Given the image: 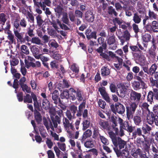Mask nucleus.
<instances>
[{
  "mask_svg": "<svg viewBox=\"0 0 158 158\" xmlns=\"http://www.w3.org/2000/svg\"><path fill=\"white\" fill-rule=\"evenodd\" d=\"M85 18L88 21L92 22L94 20V16L91 11H87L85 13Z\"/></svg>",
  "mask_w": 158,
  "mask_h": 158,
  "instance_id": "obj_10",
  "label": "nucleus"
},
{
  "mask_svg": "<svg viewBox=\"0 0 158 158\" xmlns=\"http://www.w3.org/2000/svg\"><path fill=\"white\" fill-rule=\"evenodd\" d=\"M149 105L146 103H143L142 104L141 106V108L143 110V114H144L145 112L144 110H145L146 114L148 113L147 110H149L148 109V106Z\"/></svg>",
  "mask_w": 158,
  "mask_h": 158,
  "instance_id": "obj_39",
  "label": "nucleus"
},
{
  "mask_svg": "<svg viewBox=\"0 0 158 158\" xmlns=\"http://www.w3.org/2000/svg\"><path fill=\"white\" fill-rule=\"evenodd\" d=\"M100 125L103 128H106L108 126V123L106 121L100 119L99 121Z\"/></svg>",
  "mask_w": 158,
  "mask_h": 158,
  "instance_id": "obj_32",
  "label": "nucleus"
},
{
  "mask_svg": "<svg viewBox=\"0 0 158 158\" xmlns=\"http://www.w3.org/2000/svg\"><path fill=\"white\" fill-rule=\"evenodd\" d=\"M46 143L49 148H51L53 146V143L51 140L47 138L46 141Z\"/></svg>",
  "mask_w": 158,
  "mask_h": 158,
  "instance_id": "obj_55",
  "label": "nucleus"
},
{
  "mask_svg": "<svg viewBox=\"0 0 158 158\" xmlns=\"http://www.w3.org/2000/svg\"><path fill=\"white\" fill-rule=\"evenodd\" d=\"M70 69L74 73H77L79 70V67L75 64H73L70 67Z\"/></svg>",
  "mask_w": 158,
  "mask_h": 158,
  "instance_id": "obj_28",
  "label": "nucleus"
},
{
  "mask_svg": "<svg viewBox=\"0 0 158 158\" xmlns=\"http://www.w3.org/2000/svg\"><path fill=\"white\" fill-rule=\"evenodd\" d=\"M148 112L147 117V122L150 125L154 123L156 126H158V116L156 115H155L152 112H151L149 110H147Z\"/></svg>",
  "mask_w": 158,
  "mask_h": 158,
  "instance_id": "obj_2",
  "label": "nucleus"
},
{
  "mask_svg": "<svg viewBox=\"0 0 158 158\" xmlns=\"http://www.w3.org/2000/svg\"><path fill=\"white\" fill-rule=\"evenodd\" d=\"M122 32L120 31H118V34L116 32V34L118 36V39L120 40V42H121V44L122 45H123L124 43L125 40V39L124 40V38L123 37V36H121L120 35L121 34Z\"/></svg>",
  "mask_w": 158,
  "mask_h": 158,
  "instance_id": "obj_31",
  "label": "nucleus"
},
{
  "mask_svg": "<svg viewBox=\"0 0 158 158\" xmlns=\"http://www.w3.org/2000/svg\"><path fill=\"white\" fill-rule=\"evenodd\" d=\"M98 105L102 108L104 109L106 105V103L104 101L99 100L98 102Z\"/></svg>",
  "mask_w": 158,
  "mask_h": 158,
  "instance_id": "obj_53",
  "label": "nucleus"
},
{
  "mask_svg": "<svg viewBox=\"0 0 158 158\" xmlns=\"http://www.w3.org/2000/svg\"><path fill=\"white\" fill-rule=\"evenodd\" d=\"M44 125L46 127L47 130H48L50 128L52 129L53 128L51 122L50 121L48 122L46 119H44Z\"/></svg>",
  "mask_w": 158,
  "mask_h": 158,
  "instance_id": "obj_30",
  "label": "nucleus"
},
{
  "mask_svg": "<svg viewBox=\"0 0 158 158\" xmlns=\"http://www.w3.org/2000/svg\"><path fill=\"white\" fill-rule=\"evenodd\" d=\"M101 74L102 76H104L109 75L110 73L109 69L105 67H103L101 70Z\"/></svg>",
  "mask_w": 158,
  "mask_h": 158,
  "instance_id": "obj_13",
  "label": "nucleus"
},
{
  "mask_svg": "<svg viewBox=\"0 0 158 158\" xmlns=\"http://www.w3.org/2000/svg\"><path fill=\"white\" fill-rule=\"evenodd\" d=\"M144 29L147 31H152V27L151 25L147 24L145 25V26L144 27Z\"/></svg>",
  "mask_w": 158,
  "mask_h": 158,
  "instance_id": "obj_63",
  "label": "nucleus"
},
{
  "mask_svg": "<svg viewBox=\"0 0 158 158\" xmlns=\"http://www.w3.org/2000/svg\"><path fill=\"white\" fill-rule=\"evenodd\" d=\"M19 24L22 27H25L27 26V22L24 19H23L20 21Z\"/></svg>",
  "mask_w": 158,
  "mask_h": 158,
  "instance_id": "obj_58",
  "label": "nucleus"
},
{
  "mask_svg": "<svg viewBox=\"0 0 158 158\" xmlns=\"http://www.w3.org/2000/svg\"><path fill=\"white\" fill-rule=\"evenodd\" d=\"M31 50L33 53L34 54H37L39 52V50L36 46H32L31 48Z\"/></svg>",
  "mask_w": 158,
  "mask_h": 158,
  "instance_id": "obj_42",
  "label": "nucleus"
},
{
  "mask_svg": "<svg viewBox=\"0 0 158 158\" xmlns=\"http://www.w3.org/2000/svg\"><path fill=\"white\" fill-rule=\"evenodd\" d=\"M83 130H85L88 128L90 125L89 121L87 119L84 120L83 122Z\"/></svg>",
  "mask_w": 158,
  "mask_h": 158,
  "instance_id": "obj_36",
  "label": "nucleus"
},
{
  "mask_svg": "<svg viewBox=\"0 0 158 158\" xmlns=\"http://www.w3.org/2000/svg\"><path fill=\"white\" fill-rule=\"evenodd\" d=\"M134 120L135 123L137 125H138L141 121L140 117L138 116H135Z\"/></svg>",
  "mask_w": 158,
  "mask_h": 158,
  "instance_id": "obj_46",
  "label": "nucleus"
},
{
  "mask_svg": "<svg viewBox=\"0 0 158 158\" xmlns=\"http://www.w3.org/2000/svg\"><path fill=\"white\" fill-rule=\"evenodd\" d=\"M151 25L152 31L154 32H158V23L156 21H153L152 22Z\"/></svg>",
  "mask_w": 158,
  "mask_h": 158,
  "instance_id": "obj_19",
  "label": "nucleus"
},
{
  "mask_svg": "<svg viewBox=\"0 0 158 158\" xmlns=\"http://www.w3.org/2000/svg\"><path fill=\"white\" fill-rule=\"evenodd\" d=\"M157 68V66L155 64H152L149 70V73L152 74L156 71Z\"/></svg>",
  "mask_w": 158,
  "mask_h": 158,
  "instance_id": "obj_33",
  "label": "nucleus"
},
{
  "mask_svg": "<svg viewBox=\"0 0 158 158\" xmlns=\"http://www.w3.org/2000/svg\"><path fill=\"white\" fill-rule=\"evenodd\" d=\"M31 96L34 101V105L35 108L37 110H39L40 106L39 104L37 102L36 96L33 93H31Z\"/></svg>",
  "mask_w": 158,
  "mask_h": 158,
  "instance_id": "obj_11",
  "label": "nucleus"
},
{
  "mask_svg": "<svg viewBox=\"0 0 158 158\" xmlns=\"http://www.w3.org/2000/svg\"><path fill=\"white\" fill-rule=\"evenodd\" d=\"M148 16L151 20L156 19L157 18V15L150 10H148Z\"/></svg>",
  "mask_w": 158,
  "mask_h": 158,
  "instance_id": "obj_18",
  "label": "nucleus"
},
{
  "mask_svg": "<svg viewBox=\"0 0 158 158\" xmlns=\"http://www.w3.org/2000/svg\"><path fill=\"white\" fill-rule=\"evenodd\" d=\"M51 2L49 0H44L43 2H40L39 3L40 6L42 8L43 10H45V8L46 7L45 5L47 6H49L51 4Z\"/></svg>",
  "mask_w": 158,
  "mask_h": 158,
  "instance_id": "obj_17",
  "label": "nucleus"
},
{
  "mask_svg": "<svg viewBox=\"0 0 158 158\" xmlns=\"http://www.w3.org/2000/svg\"><path fill=\"white\" fill-rule=\"evenodd\" d=\"M70 109L73 113V115H74L77 110V107L74 105H72L70 106Z\"/></svg>",
  "mask_w": 158,
  "mask_h": 158,
  "instance_id": "obj_61",
  "label": "nucleus"
},
{
  "mask_svg": "<svg viewBox=\"0 0 158 158\" xmlns=\"http://www.w3.org/2000/svg\"><path fill=\"white\" fill-rule=\"evenodd\" d=\"M21 86L24 91L25 92L26 91L27 93H30L31 91L30 88L26 85H21Z\"/></svg>",
  "mask_w": 158,
  "mask_h": 158,
  "instance_id": "obj_47",
  "label": "nucleus"
},
{
  "mask_svg": "<svg viewBox=\"0 0 158 158\" xmlns=\"http://www.w3.org/2000/svg\"><path fill=\"white\" fill-rule=\"evenodd\" d=\"M58 93L57 90H55L52 94V98L54 101H57L58 98Z\"/></svg>",
  "mask_w": 158,
  "mask_h": 158,
  "instance_id": "obj_43",
  "label": "nucleus"
},
{
  "mask_svg": "<svg viewBox=\"0 0 158 158\" xmlns=\"http://www.w3.org/2000/svg\"><path fill=\"white\" fill-rule=\"evenodd\" d=\"M56 22L59 25L61 29H64L66 30H67L68 29V27L65 25L64 24H61L60 22V21L59 19H57L56 20Z\"/></svg>",
  "mask_w": 158,
  "mask_h": 158,
  "instance_id": "obj_52",
  "label": "nucleus"
},
{
  "mask_svg": "<svg viewBox=\"0 0 158 158\" xmlns=\"http://www.w3.org/2000/svg\"><path fill=\"white\" fill-rule=\"evenodd\" d=\"M37 25L40 26L43 23V21L41 19V17L40 15H38L36 17Z\"/></svg>",
  "mask_w": 158,
  "mask_h": 158,
  "instance_id": "obj_44",
  "label": "nucleus"
},
{
  "mask_svg": "<svg viewBox=\"0 0 158 158\" xmlns=\"http://www.w3.org/2000/svg\"><path fill=\"white\" fill-rule=\"evenodd\" d=\"M31 96L34 101V105L35 108L37 110H39L40 106L39 104L37 102L36 96L33 93H31Z\"/></svg>",
  "mask_w": 158,
  "mask_h": 158,
  "instance_id": "obj_12",
  "label": "nucleus"
},
{
  "mask_svg": "<svg viewBox=\"0 0 158 158\" xmlns=\"http://www.w3.org/2000/svg\"><path fill=\"white\" fill-rule=\"evenodd\" d=\"M142 130L144 133H146L147 132V131H150L151 130V127L147 124H144L142 127Z\"/></svg>",
  "mask_w": 158,
  "mask_h": 158,
  "instance_id": "obj_54",
  "label": "nucleus"
},
{
  "mask_svg": "<svg viewBox=\"0 0 158 158\" xmlns=\"http://www.w3.org/2000/svg\"><path fill=\"white\" fill-rule=\"evenodd\" d=\"M50 104L49 101L46 99H44L43 100L42 107L45 109H48L49 108Z\"/></svg>",
  "mask_w": 158,
  "mask_h": 158,
  "instance_id": "obj_23",
  "label": "nucleus"
},
{
  "mask_svg": "<svg viewBox=\"0 0 158 158\" xmlns=\"http://www.w3.org/2000/svg\"><path fill=\"white\" fill-rule=\"evenodd\" d=\"M21 50L22 52L25 54L26 55H28L29 54V49L25 45H23L21 46Z\"/></svg>",
  "mask_w": 158,
  "mask_h": 158,
  "instance_id": "obj_26",
  "label": "nucleus"
},
{
  "mask_svg": "<svg viewBox=\"0 0 158 158\" xmlns=\"http://www.w3.org/2000/svg\"><path fill=\"white\" fill-rule=\"evenodd\" d=\"M122 128L127 131H128L130 132H131L133 131L132 127L131 126H129L127 122L124 125V126H122Z\"/></svg>",
  "mask_w": 158,
  "mask_h": 158,
  "instance_id": "obj_34",
  "label": "nucleus"
},
{
  "mask_svg": "<svg viewBox=\"0 0 158 158\" xmlns=\"http://www.w3.org/2000/svg\"><path fill=\"white\" fill-rule=\"evenodd\" d=\"M108 12L109 14H114L115 16L117 15V13L113 9V7L112 6H110L108 7Z\"/></svg>",
  "mask_w": 158,
  "mask_h": 158,
  "instance_id": "obj_45",
  "label": "nucleus"
},
{
  "mask_svg": "<svg viewBox=\"0 0 158 158\" xmlns=\"http://www.w3.org/2000/svg\"><path fill=\"white\" fill-rule=\"evenodd\" d=\"M129 86L130 84L128 83H125L119 85L117 90L118 95L122 97H124Z\"/></svg>",
  "mask_w": 158,
  "mask_h": 158,
  "instance_id": "obj_3",
  "label": "nucleus"
},
{
  "mask_svg": "<svg viewBox=\"0 0 158 158\" xmlns=\"http://www.w3.org/2000/svg\"><path fill=\"white\" fill-rule=\"evenodd\" d=\"M116 111L119 114L123 113L125 111L124 107L121 104L117 103L115 105Z\"/></svg>",
  "mask_w": 158,
  "mask_h": 158,
  "instance_id": "obj_9",
  "label": "nucleus"
},
{
  "mask_svg": "<svg viewBox=\"0 0 158 158\" xmlns=\"http://www.w3.org/2000/svg\"><path fill=\"white\" fill-rule=\"evenodd\" d=\"M123 36L126 41L129 40L131 36L130 33L127 31H125Z\"/></svg>",
  "mask_w": 158,
  "mask_h": 158,
  "instance_id": "obj_48",
  "label": "nucleus"
},
{
  "mask_svg": "<svg viewBox=\"0 0 158 158\" xmlns=\"http://www.w3.org/2000/svg\"><path fill=\"white\" fill-rule=\"evenodd\" d=\"M139 61L140 64L141 66H144L147 64V62L145 60V58L143 56H141L139 57Z\"/></svg>",
  "mask_w": 158,
  "mask_h": 158,
  "instance_id": "obj_40",
  "label": "nucleus"
},
{
  "mask_svg": "<svg viewBox=\"0 0 158 158\" xmlns=\"http://www.w3.org/2000/svg\"><path fill=\"white\" fill-rule=\"evenodd\" d=\"M34 114L35 119L38 123H40L41 120L42 118L40 113L37 110L34 111Z\"/></svg>",
  "mask_w": 158,
  "mask_h": 158,
  "instance_id": "obj_22",
  "label": "nucleus"
},
{
  "mask_svg": "<svg viewBox=\"0 0 158 158\" xmlns=\"http://www.w3.org/2000/svg\"><path fill=\"white\" fill-rule=\"evenodd\" d=\"M153 94L152 92H149L148 95V100L151 103L153 100Z\"/></svg>",
  "mask_w": 158,
  "mask_h": 158,
  "instance_id": "obj_50",
  "label": "nucleus"
},
{
  "mask_svg": "<svg viewBox=\"0 0 158 158\" xmlns=\"http://www.w3.org/2000/svg\"><path fill=\"white\" fill-rule=\"evenodd\" d=\"M132 86L134 89L137 90L140 88V83L137 81H134L132 83Z\"/></svg>",
  "mask_w": 158,
  "mask_h": 158,
  "instance_id": "obj_27",
  "label": "nucleus"
},
{
  "mask_svg": "<svg viewBox=\"0 0 158 158\" xmlns=\"http://www.w3.org/2000/svg\"><path fill=\"white\" fill-rule=\"evenodd\" d=\"M69 98L73 101H74L77 99L78 101L82 100L83 98L81 95V92L79 90L76 91L73 88H70L68 90Z\"/></svg>",
  "mask_w": 158,
  "mask_h": 158,
  "instance_id": "obj_1",
  "label": "nucleus"
},
{
  "mask_svg": "<svg viewBox=\"0 0 158 158\" xmlns=\"http://www.w3.org/2000/svg\"><path fill=\"white\" fill-rule=\"evenodd\" d=\"M68 90L64 91L60 94V97L62 99H68L69 98Z\"/></svg>",
  "mask_w": 158,
  "mask_h": 158,
  "instance_id": "obj_29",
  "label": "nucleus"
},
{
  "mask_svg": "<svg viewBox=\"0 0 158 158\" xmlns=\"http://www.w3.org/2000/svg\"><path fill=\"white\" fill-rule=\"evenodd\" d=\"M113 149L118 156H122L127 157L129 154V152L127 150H123L122 152H121L118 148H114Z\"/></svg>",
  "mask_w": 158,
  "mask_h": 158,
  "instance_id": "obj_8",
  "label": "nucleus"
},
{
  "mask_svg": "<svg viewBox=\"0 0 158 158\" xmlns=\"http://www.w3.org/2000/svg\"><path fill=\"white\" fill-rule=\"evenodd\" d=\"M60 86L62 88H64L65 87H67L68 86V83L65 80H63V81H61L60 83Z\"/></svg>",
  "mask_w": 158,
  "mask_h": 158,
  "instance_id": "obj_56",
  "label": "nucleus"
},
{
  "mask_svg": "<svg viewBox=\"0 0 158 158\" xmlns=\"http://www.w3.org/2000/svg\"><path fill=\"white\" fill-rule=\"evenodd\" d=\"M118 147L120 149L123 148L126 144V142L122 140L120 138H118Z\"/></svg>",
  "mask_w": 158,
  "mask_h": 158,
  "instance_id": "obj_20",
  "label": "nucleus"
},
{
  "mask_svg": "<svg viewBox=\"0 0 158 158\" xmlns=\"http://www.w3.org/2000/svg\"><path fill=\"white\" fill-rule=\"evenodd\" d=\"M63 124L65 130L68 133V136L70 138H72L73 137V133L69 130V127L72 129H73V127L72 124L69 123V121L66 118H64L63 119Z\"/></svg>",
  "mask_w": 158,
  "mask_h": 158,
  "instance_id": "obj_5",
  "label": "nucleus"
},
{
  "mask_svg": "<svg viewBox=\"0 0 158 158\" xmlns=\"http://www.w3.org/2000/svg\"><path fill=\"white\" fill-rule=\"evenodd\" d=\"M92 132L89 129L87 130L83 134L82 136V139H86L89 137L91 135Z\"/></svg>",
  "mask_w": 158,
  "mask_h": 158,
  "instance_id": "obj_24",
  "label": "nucleus"
},
{
  "mask_svg": "<svg viewBox=\"0 0 158 158\" xmlns=\"http://www.w3.org/2000/svg\"><path fill=\"white\" fill-rule=\"evenodd\" d=\"M48 44L49 46H51V47H54L55 48L58 47L57 43L55 40H51L49 41Z\"/></svg>",
  "mask_w": 158,
  "mask_h": 158,
  "instance_id": "obj_37",
  "label": "nucleus"
},
{
  "mask_svg": "<svg viewBox=\"0 0 158 158\" xmlns=\"http://www.w3.org/2000/svg\"><path fill=\"white\" fill-rule=\"evenodd\" d=\"M31 42L32 43L37 44H41V40L38 37H34L32 38Z\"/></svg>",
  "mask_w": 158,
  "mask_h": 158,
  "instance_id": "obj_38",
  "label": "nucleus"
},
{
  "mask_svg": "<svg viewBox=\"0 0 158 158\" xmlns=\"http://www.w3.org/2000/svg\"><path fill=\"white\" fill-rule=\"evenodd\" d=\"M34 59L32 58L29 56H27L25 59V62L26 67L28 68L30 66H34V64L31 61H33Z\"/></svg>",
  "mask_w": 158,
  "mask_h": 158,
  "instance_id": "obj_7",
  "label": "nucleus"
},
{
  "mask_svg": "<svg viewBox=\"0 0 158 158\" xmlns=\"http://www.w3.org/2000/svg\"><path fill=\"white\" fill-rule=\"evenodd\" d=\"M84 146L87 148H90L94 146V141L93 140H88L84 143Z\"/></svg>",
  "mask_w": 158,
  "mask_h": 158,
  "instance_id": "obj_25",
  "label": "nucleus"
},
{
  "mask_svg": "<svg viewBox=\"0 0 158 158\" xmlns=\"http://www.w3.org/2000/svg\"><path fill=\"white\" fill-rule=\"evenodd\" d=\"M115 42V37L114 35L109 36L107 39V43L109 45L114 44Z\"/></svg>",
  "mask_w": 158,
  "mask_h": 158,
  "instance_id": "obj_16",
  "label": "nucleus"
},
{
  "mask_svg": "<svg viewBox=\"0 0 158 158\" xmlns=\"http://www.w3.org/2000/svg\"><path fill=\"white\" fill-rule=\"evenodd\" d=\"M141 96L140 94L132 91L130 94L131 100L132 101L137 103L140 100Z\"/></svg>",
  "mask_w": 158,
  "mask_h": 158,
  "instance_id": "obj_6",
  "label": "nucleus"
},
{
  "mask_svg": "<svg viewBox=\"0 0 158 158\" xmlns=\"http://www.w3.org/2000/svg\"><path fill=\"white\" fill-rule=\"evenodd\" d=\"M55 11L58 13V15L60 16L61 14L62 8L60 6H58L55 9Z\"/></svg>",
  "mask_w": 158,
  "mask_h": 158,
  "instance_id": "obj_59",
  "label": "nucleus"
},
{
  "mask_svg": "<svg viewBox=\"0 0 158 158\" xmlns=\"http://www.w3.org/2000/svg\"><path fill=\"white\" fill-rule=\"evenodd\" d=\"M24 102L31 103L32 102L31 97L29 94H27L24 98Z\"/></svg>",
  "mask_w": 158,
  "mask_h": 158,
  "instance_id": "obj_41",
  "label": "nucleus"
},
{
  "mask_svg": "<svg viewBox=\"0 0 158 158\" xmlns=\"http://www.w3.org/2000/svg\"><path fill=\"white\" fill-rule=\"evenodd\" d=\"M142 15H138L137 13H135L134 15L133 20L135 23H139L141 21V18Z\"/></svg>",
  "mask_w": 158,
  "mask_h": 158,
  "instance_id": "obj_15",
  "label": "nucleus"
},
{
  "mask_svg": "<svg viewBox=\"0 0 158 158\" xmlns=\"http://www.w3.org/2000/svg\"><path fill=\"white\" fill-rule=\"evenodd\" d=\"M6 33L8 34L7 37L8 39L9 40V42L11 44L13 43L15 41V39L14 38V35L9 30H7Z\"/></svg>",
  "mask_w": 158,
  "mask_h": 158,
  "instance_id": "obj_14",
  "label": "nucleus"
},
{
  "mask_svg": "<svg viewBox=\"0 0 158 158\" xmlns=\"http://www.w3.org/2000/svg\"><path fill=\"white\" fill-rule=\"evenodd\" d=\"M47 154L48 158H54L55 155L53 152L51 150H48L47 152Z\"/></svg>",
  "mask_w": 158,
  "mask_h": 158,
  "instance_id": "obj_60",
  "label": "nucleus"
},
{
  "mask_svg": "<svg viewBox=\"0 0 158 158\" xmlns=\"http://www.w3.org/2000/svg\"><path fill=\"white\" fill-rule=\"evenodd\" d=\"M138 103L134 102L131 103L129 107H127V115L129 118L132 117L133 115L137 106Z\"/></svg>",
  "mask_w": 158,
  "mask_h": 158,
  "instance_id": "obj_4",
  "label": "nucleus"
},
{
  "mask_svg": "<svg viewBox=\"0 0 158 158\" xmlns=\"http://www.w3.org/2000/svg\"><path fill=\"white\" fill-rule=\"evenodd\" d=\"M58 63L55 60L52 62L50 63V65L52 68L57 69L58 68Z\"/></svg>",
  "mask_w": 158,
  "mask_h": 158,
  "instance_id": "obj_57",
  "label": "nucleus"
},
{
  "mask_svg": "<svg viewBox=\"0 0 158 158\" xmlns=\"http://www.w3.org/2000/svg\"><path fill=\"white\" fill-rule=\"evenodd\" d=\"M100 139L101 142L103 144L105 145H107L109 144V141L104 136L100 135Z\"/></svg>",
  "mask_w": 158,
  "mask_h": 158,
  "instance_id": "obj_35",
  "label": "nucleus"
},
{
  "mask_svg": "<svg viewBox=\"0 0 158 158\" xmlns=\"http://www.w3.org/2000/svg\"><path fill=\"white\" fill-rule=\"evenodd\" d=\"M58 147L62 151H65L66 150V146L64 143H57Z\"/></svg>",
  "mask_w": 158,
  "mask_h": 158,
  "instance_id": "obj_51",
  "label": "nucleus"
},
{
  "mask_svg": "<svg viewBox=\"0 0 158 158\" xmlns=\"http://www.w3.org/2000/svg\"><path fill=\"white\" fill-rule=\"evenodd\" d=\"M62 21L65 23L67 24L68 22V19L67 17V15L66 13H64L62 18Z\"/></svg>",
  "mask_w": 158,
  "mask_h": 158,
  "instance_id": "obj_62",
  "label": "nucleus"
},
{
  "mask_svg": "<svg viewBox=\"0 0 158 158\" xmlns=\"http://www.w3.org/2000/svg\"><path fill=\"white\" fill-rule=\"evenodd\" d=\"M14 33L15 36L17 38L20 40H21L23 38V36L20 33H19L17 31L15 30H14Z\"/></svg>",
  "mask_w": 158,
  "mask_h": 158,
  "instance_id": "obj_49",
  "label": "nucleus"
},
{
  "mask_svg": "<svg viewBox=\"0 0 158 158\" xmlns=\"http://www.w3.org/2000/svg\"><path fill=\"white\" fill-rule=\"evenodd\" d=\"M151 38V35L148 34H144L142 36V39L143 41L145 42H148Z\"/></svg>",
  "mask_w": 158,
  "mask_h": 158,
  "instance_id": "obj_21",
  "label": "nucleus"
},
{
  "mask_svg": "<svg viewBox=\"0 0 158 158\" xmlns=\"http://www.w3.org/2000/svg\"><path fill=\"white\" fill-rule=\"evenodd\" d=\"M133 29L135 33H137L139 31L138 25L135 23H133L132 25Z\"/></svg>",
  "mask_w": 158,
  "mask_h": 158,
  "instance_id": "obj_64",
  "label": "nucleus"
}]
</instances>
